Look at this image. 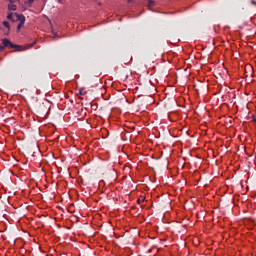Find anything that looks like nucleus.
<instances>
[{
	"label": "nucleus",
	"instance_id": "nucleus-1",
	"mask_svg": "<svg viewBox=\"0 0 256 256\" xmlns=\"http://www.w3.org/2000/svg\"><path fill=\"white\" fill-rule=\"evenodd\" d=\"M51 108V104L50 101L48 100H44L43 102H37L34 105V110L35 112L41 116V117H46L47 114L49 113Z\"/></svg>",
	"mask_w": 256,
	"mask_h": 256
},
{
	"label": "nucleus",
	"instance_id": "nucleus-2",
	"mask_svg": "<svg viewBox=\"0 0 256 256\" xmlns=\"http://www.w3.org/2000/svg\"><path fill=\"white\" fill-rule=\"evenodd\" d=\"M3 47H10L11 49H19L21 46L14 45L9 39H2Z\"/></svg>",
	"mask_w": 256,
	"mask_h": 256
},
{
	"label": "nucleus",
	"instance_id": "nucleus-3",
	"mask_svg": "<svg viewBox=\"0 0 256 256\" xmlns=\"http://www.w3.org/2000/svg\"><path fill=\"white\" fill-rule=\"evenodd\" d=\"M15 16H16V19H17L18 21H20L21 24H25V22H26V17H25L24 15H19V14L15 13Z\"/></svg>",
	"mask_w": 256,
	"mask_h": 256
},
{
	"label": "nucleus",
	"instance_id": "nucleus-4",
	"mask_svg": "<svg viewBox=\"0 0 256 256\" xmlns=\"http://www.w3.org/2000/svg\"><path fill=\"white\" fill-rule=\"evenodd\" d=\"M8 9L11 10V11H16L17 10V6L14 5V4H9L8 5Z\"/></svg>",
	"mask_w": 256,
	"mask_h": 256
},
{
	"label": "nucleus",
	"instance_id": "nucleus-5",
	"mask_svg": "<svg viewBox=\"0 0 256 256\" xmlns=\"http://www.w3.org/2000/svg\"><path fill=\"white\" fill-rule=\"evenodd\" d=\"M7 19H9L11 21H15L14 18H13V13H8Z\"/></svg>",
	"mask_w": 256,
	"mask_h": 256
},
{
	"label": "nucleus",
	"instance_id": "nucleus-6",
	"mask_svg": "<svg viewBox=\"0 0 256 256\" xmlns=\"http://www.w3.org/2000/svg\"><path fill=\"white\" fill-rule=\"evenodd\" d=\"M24 24H25V23H19V24L17 25V31H20L21 28L24 26Z\"/></svg>",
	"mask_w": 256,
	"mask_h": 256
},
{
	"label": "nucleus",
	"instance_id": "nucleus-7",
	"mask_svg": "<svg viewBox=\"0 0 256 256\" xmlns=\"http://www.w3.org/2000/svg\"><path fill=\"white\" fill-rule=\"evenodd\" d=\"M79 94H80V95H85V94H87V92H85V89H84V88H81V89L79 90Z\"/></svg>",
	"mask_w": 256,
	"mask_h": 256
},
{
	"label": "nucleus",
	"instance_id": "nucleus-8",
	"mask_svg": "<svg viewBox=\"0 0 256 256\" xmlns=\"http://www.w3.org/2000/svg\"><path fill=\"white\" fill-rule=\"evenodd\" d=\"M3 25H4L6 28L10 29V23H9V22L4 21V22H3Z\"/></svg>",
	"mask_w": 256,
	"mask_h": 256
},
{
	"label": "nucleus",
	"instance_id": "nucleus-9",
	"mask_svg": "<svg viewBox=\"0 0 256 256\" xmlns=\"http://www.w3.org/2000/svg\"><path fill=\"white\" fill-rule=\"evenodd\" d=\"M144 201H145V198H139V199L137 200V203L141 204V203H143Z\"/></svg>",
	"mask_w": 256,
	"mask_h": 256
},
{
	"label": "nucleus",
	"instance_id": "nucleus-10",
	"mask_svg": "<svg viewBox=\"0 0 256 256\" xmlns=\"http://www.w3.org/2000/svg\"><path fill=\"white\" fill-rule=\"evenodd\" d=\"M35 2V0H28V4L32 5Z\"/></svg>",
	"mask_w": 256,
	"mask_h": 256
},
{
	"label": "nucleus",
	"instance_id": "nucleus-11",
	"mask_svg": "<svg viewBox=\"0 0 256 256\" xmlns=\"http://www.w3.org/2000/svg\"><path fill=\"white\" fill-rule=\"evenodd\" d=\"M5 49L4 46H0V52L3 51Z\"/></svg>",
	"mask_w": 256,
	"mask_h": 256
},
{
	"label": "nucleus",
	"instance_id": "nucleus-12",
	"mask_svg": "<svg viewBox=\"0 0 256 256\" xmlns=\"http://www.w3.org/2000/svg\"><path fill=\"white\" fill-rule=\"evenodd\" d=\"M251 4L256 6V2L254 0H251Z\"/></svg>",
	"mask_w": 256,
	"mask_h": 256
},
{
	"label": "nucleus",
	"instance_id": "nucleus-13",
	"mask_svg": "<svg viewBox=\"0 0 256 256\" xmlns=\"http://www.w3.org/2000/svg\"><path fill=\"white\" fill-rule=\"evenodd\" d=\"M253 121L256 123V116L253 117Z\"/></svg>",
	"mask_w": 256,
	"mask_h": 256
},
{
	"label": "nucleus",
	"instance_id": "nucleus-14",
	"mask_svg": "<svg viewBox=\"0 0 256 256\" xmlns=\"http://www.w3.org/2000/svg\"><path fill=\"white\" fill-rule=\"evenodd\" d=\"M131 2H133V0H128V3H131Z\"/></svg>",
	"mask_w": 256,
	"mask_h": 256
},
{
	"label": "nucleus",
	"instance_id": "nucleus-15",
	"mask_svg": "<svg viewBox=\"0 0 256 256\" xmlns=\"http://www.w3.org/2000/svg\"><path fill=\"white\" fill-rule=\"evenodd\" d=\"M33 46H34V44L30 45V47H33Z\"/></svg>",
	"mask_w": 256,
	"mask_h": 256
},
{
	"label": "nucleus",
	"instance_id": "nucleus-16",
	"mask_svg": "<svg viewBox=\"0 0 256 256\" xmlns=\"http://www.w3.org/2000/svg\"><path fill=\"white\" fill-rule=\"evenodd\" d=\"M59 2L63 1V0H58Z\"/></svg>",
	"mask_w": 256,
	"mask_h": 256
}]
</instances>
